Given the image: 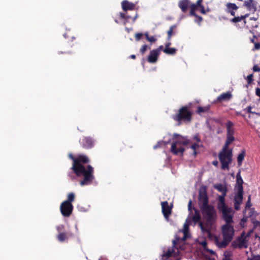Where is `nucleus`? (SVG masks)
Here are the masks:
<instances>
[{
  "label": "nucleus",
  "mask_w": 260,
  "mask_h": 260,
  "mask_svg": "<svg viewBox=\"0 0 260 260\" xmlns=\"http://www.w3.org/2000/svg\"><path fill=\"white\" fill-rule=\"evenodd\" d=\"M68 157L73 161L71 169L77 177L83 178L80 184L84 186L91 184L94 179V169L91 165H87L90 162L87 156L79 154L75 156L70 153Z\"/></svg>",
  "instance_id": "f257e3e1"
},
{
  "label": "nucleus",
  "mask_w": 260,
  "mask_h": 260,
  "mask_svg": "<svg viewBox=\"0 0 260 260\" xmlns=\"http://www.w3.org/2000/svg\"><path fill=\"white\" fill-rule=\"evenodd\" d=\"M203 218L205 221V226L202 222H200V226L203 232L211 234V231L217 220V213L213 205L201 208L200 209Z\"/></svg>",
  "instance_id": "f03ea898"
},
{
  "label": "nucleus",
  "mask_w": 260,
  "mask_h": 260,
  "mask_svg": "<svg viewBox=\"0 0 260 260\" xmlns=\"http://www.w3.org/2000/svg\"><path fill=\"white\" fill-rule=\"evenodd\" d=\"M221 234L223 240L220 241L217 237L215 238V243L220 248H225L232 241L235 234V230L232 223H225L221 226Z\"/></svg>",
  "instance_id": "7ed1b4c3"
},
{
  "label": "nucleus",
  "mask_w": 260,
  "mask_h": 260,
  "mask_svg": "<svg viewBox=\"0 0 260 260\" xmlns=\"http://www.w3.org/2000/svg\"><path fill=\"white\" fill-rule=\"evenodd\" d=\"M243 181L241 177L240 172H239L236 176V185L238 192L234 197V207L236 210L238 211L240 209V205L243 201Z\"/></svg>",
  "instance_id": "20e7f679"
},
{
  "label": "nucleus",
  "mask_w": 260,
  "mask_h": 260,
  "mask_svg": "<svg viewBox=\"0 0 260 260\" xmlns=\"http://www.w3.org/2000/svg\"><path fill=\"white\" fill-rule=\"evenodd\" d=\"M192 114L190 107L186 105L181 107L178 112L173 115L172 118L175 121L178 122L182 121L190 122L192 119Z\"/></svg>",
  "instance_id": "39448f33"
},
{
  "label": "nucleus",
  "mask_w": 260,
  "mask_h": 260,
  "mask_svg": "<svg viewBox=\"0 0 260 260\" xmlns=\"http://www.w3.org/2000/svg\"><path fill=\"white\" fill-rule=\"evenodd\" d=\"M189 231V224L185 222L183 225V229L182 232L183 233V236L182 238H180L176 237L173 240V246L174 248L183 250L184 249V242L187 238V235Z\"/></svg>",
  "instance_id": "423d86ee"
},
{
  "label": "nucleus",
  "mask_w": 260,
  "mask_h": 260,
  "mask_svg": "<svg viewBox=\"0 0 260 260\" xmlns=\"http://www.w3.org/2000/svg\"><path fill=\"white\" fill-rule=\"evenodd\" d=\"M221 214V218L225 222V223H233V216L234 212L231 207L228 206L218 209Z\"/></svg>",
  "instance_id": "0eeeda50"
},
{
  "label": "nucleus",
  "mask_w": 260,
  "mask_h": 260,
  "mask_svg": "<svg viewBox=\"0 0 260 260\" xmlns=\"http://www.w3.org/2000/svg\"><path fill=\"white\" fill-rule=\"evenodd\" d=\"M198 204L200 208H204L209 204V198L207 192V187L205 186H202L199 191Z\"/></svg>",
  "instance_id": "6e6552de"
},
{
  "label": "nucleus",
  "mask_w": 260,
  "mask_h": 260,
  "mask_svg": "<svg viewBox=\"0 0 260 260\" xmlns=\"http://www.w3.org/2000/svg\"><path fill=\"white\" fill-rule=\"evenodd\" d=\"M233 153H219L218 158L221 163V169L223 170H229V165L232 161Z\"/></svg>",
  "instance_id": "1a4fd4ad"
},
{
  "label": "nucleus",
  "mask_w": 260,
  "mask_h": 260,
  "mask_svg": "<svg viewBox=\"0 0 260 260\" xmlns=\"http://www.w3.org/2000/svg\"><path fill=\"white\" fill-rule=\"evenodd\" d=\"M56 230L58 232V234L57 236V239L60 242H64L68 240L70 237L73 236V234L71 232H64V225L63 224L57 226Z\"/></svg>",
  "instance_id": "9d476101"
},
{
  "label": "nucleus",
  "mask_w": 260,
  "mask_h": 260,
  "mask_svg": "<svg viewBox=\"0 0 260 260\" xmlns=\"http://www.w3.org/2000/svg\"><path fill=\"white\" fill-rule=\"evenodd\" d=\"M182 143L183 137L176 140L175 141H174L171 145V152H172L175 155H178L180 154L182 155L185 150L183 147L180 146L181 145H182Z\"/></svg>",
  "instance_id": "9b49d317"
},
{
  "label": "nucleus",
  "mask_w": 260,
  "mask_h": 260,
  "mask_svg": "<svg viewBox=\"0 0 260 260\" xmlns=\"http://www.w3.org/2000/svg\"><path fill=\"white\" fill-rule=\"evenodd\" d=\"M60 210L61 214L64 217H69L72 213L73 206L72 203L63 202L60 205Z\"/></svg>",
  "instance_id": "f8f14e48"
},
{
  "label": "nucleus",
  "mask_w": 260,
  "mask_h": 260,
  "mask_svg": "<svg viewBox=\"0 0 260 260\" xmlns=\"http://www.w3.org/2000/svg\"><path fill=\"white\" fill-rule=\"evenodd\" d=\"M162 212L166 219H168L171 214L172 206H170L167 201L162 202L161 203Z\"/></svg>",
  "instance_id": "ddd939ff"
},
{
  "label": "nucleus",
  "mask_w": 260,
  "mask_h": 260,
  "mask_svg": "<svg viewBox=\"0 0 260 260\" xmlns=\"http://www.w3.org/2000/svg\"><path fill=\"white\" fill-rule=\"evenodd\" d=\"M81 146L85 149H90L94 145V141L92 138L86 137L80 140Z\"/></svg>",
  "instance_id": "4468645a"
},
{
  "label": "nucleus",
  "mask_w": 260,
  "mask_h": 260,
  "mask_svg": "<svg viewBox=\"0 0 260 260\" xmlns=\"http://www.w3.org/2000/svg\"><path fill=\"white\" fill-rule=\"evenodd\" d=\"M243 6L249 11L254 13L257 9V2L254 0L245 1Z\"/></svg>",
  "instance_id": "2eb2a0df"
},
{
  "label": "nucleus",
  "mask_w": 260,
  "mask_h": 260,
  "mask_svg": "<svg viewBox=\"0 0 260 260\" xmlns=\"http://www.w3.org/2000/svg\"><path fill=\"white\" fill-rule=\"evenodd\" d=\"M233 97V95L231 91L222 93L216 99V102L221 103L224 101H230Z\"/></svg>",
  "instance_id": "dca6fc26"
},
{
  "label": "nucleus",
  "mask_w": 260,
  "mask_h": 260,
  "mask_svg": "<svg viewBox=\"0 0 260 260\" xmlns=\"http://www.w3.org/2000/svg\"><path fill=\"white\" fill-rule=\"evenodd\" d=\"M158 50L153 49L150 52V54L147 57V61L149 63H155L158 60Z\"/></svg>",
  "instance_id": "f3484780"
},
{
  "label": "nucleus",
  "mask_w": 260,
  "mask_h": 260,
  "mask_svg": "<svg viewBox=\"0 0 260 260\" xmlns=\"http://www.w3.org/2000/svg\"><path fill=\"white\" fill-rule=\"evenodd\" d=\"M121 7L123 11L126 12L128 10H134L136 6L135 4L129 2L127 0H124L121 3Z\"/></svg>",
  "instance_id": "a211bd4d"
},
{
  "label": "nucleus",
  "mask_w": 260,
  "mask_h": 260,
  "mask_svg": "<svg viewBox=\"0 0 260 260\" xmlns=\"http://www.w3.org/2000/svg\"><path fill=\"white\" fill-rule=\"evenodd\" d=\"M238 239L239 243V248L247 247V240L244 232L242 233L240 237H238Z\"/></svg>",
  "instance_id": "6ab92c4d"
},
{
  "label": "nucleus",
  "mask_w": 260,
  "mask_h": 260,
  "mask_svg": "<svg viewBox=\"0 0 260 260\" xmlns=\"http://www.w3.org/2000/svg\"><path fill=\"white\" fill-rule=\"evenodd\" d=\"M189 3V0H181L179 2L178 6L181 11L185 13L187 11Z\"/></svg>",
  "instance_id": "aec40b11"
},
{
  "label": "nucleus",
  "mask_w": 260,
  "mask_h": 260,
  "mask_svg": "<svg viewBox=\"0 0 260 260\" xmlns=\"http://www.w3.org/2000/svg\"><path fill=\"white\" fill-rule=\"evenodd\" d=\"M234 123L231 121H228L226 123V136L230 135H234L235 131L233 128Z\"/></svg>",
  "instance_id": "412c9836"
},
{
  "label": "nucleus",
  "mask_w": 260,
  "mask_h": 260,
  "mask_svg": "<svg viewBox=\"0 0 260 260\" xmlns=\"http://www.w3.org/2000/svg\"><path fill=\"white\" fill-rule=\"evenodd\" d=\"M226 193H223L221 196H220L218 198V202L217 203V209H219L222 207L228 206L225 203V197Z\"/></svg>",
  "instance_id": "4be33fe9"
},
{
  "label": "nucleus",
  "mask_w": 260,
  "mask_h": 260,
  "mask_svg": "<svg viewBox=\"0 0 260 260\" xmlns=\"http://www.w3.org/2000/svg\"><path fill=\"white\" fill-rule=\"evenodd\" d=\"M201 147H203L202 143H194L190 147V148L193 150V154L194 156L198 153V150Z\"/></svg>",
  "instance_id": "5701e85b"
},
{
  "label": "nucleus",
  "mask_w": 260,
  "mask_h": 260,
  "mask_svg": "<svg viewBox=\"0 0 260 260\" xmlns=\"http://www.w3.org/2000/svg\"><path fill=\"white\" fill-rule=\"evenodd\" d=\"M193 209L195 211V214L192 217V220L195 223H197V222L200 223L201 222L200 221L201 215H200L198 210H197L195 208H193Z\"/></svg>",
  "instance_id": "b1692460"
},
{
  "label": "nucleus",
  "mask_w": 260,
  "mask_h": 260,
  "mask_svg": "<svg viewBox=\"0 0 260 260\" xmlns=\"http://www.w3.org/2000/svg\"><path fill=\"white\" fill-rule=\"evenodd\" d=\"M245 151H242L240 154H238L237 157L238 165L240 166L242 165V161L244 159Z\"/></svg>",
  "instance_id": "393cba45"
},
{
  "label": "nucleus",
  "mask_w": 260,
  "mask_h": 260,
  "mask_svg": "<svg viewBox=\"0 0 260 260\" xmlns=\"http://www.w3.org/2000/svg\"><path fill=\"white\" fill-rule=\"evenodd\" d=\"M230 144H228L226 142H225L224 146H223L221 150L219 152V153H229V152L232 153V150L229 149V146Z\"/></svg>",
  "instance_id": "a878e982"
},
{
  "label": "nucleus",
  "mask_w": 260,
  "mask_h": 260,
  "mask_svg": "<svg viewBox=\"0 0 260 260\" xmlns=\"http://www.w3.org/2000/svg\"><path fill=\"white\" fill-rule=\"evenodd\" d=\"M177 49L174 48H165L163 52L169 55H174L176 53Z\"/></svg>",
  "instance_id": "bb28decb"
},
{
  "label": "nucleus",
  "mask_w": 260,
  "mask_h": 260,
  "mask_svg": "<svg viewBox=\"0 0 260 260\" xmlns=\"http://www.w3.org/2000/svg\"><path fill=\"white\" fill-rule=\"evenodd\" d=\"M248 16H249V14H246L243 16H241V17H235L231 20V21L233 22H234V23H237V22H240L241 20L245 19L246 18L248 17Z\"/></svg>",
  "instance_id": "cd10ccee"
},
{
  "label": "nucleus",
  "mask_w": 260,
  "mask_h": 260,
  "mask_svg": "<svg viewBox=\"0 0 260 260\" xmlns=\"http://www.w3.org/2000/svg\"><path fill=\"white\" fill-rule=\"evenodd\" d=\"M201 244L203 246L205 251L209 252L211 254H215V252L213 250L209 249L207 248V242L206 241H202Z\"/></svg>",
  "instance_id": "c85d7f7f"
},
{
  "label": "nucleus",
  "mask_w": 260,
  "mask_h": 260,
  "mask_svg": "<svg viewBox=\"0 0 260 260\" xmlns=\"http://www.w3.org/2000/svg\"><path fill=\"white\" fill-rule=\"evenodd\" d=\"M215 188L217 189L219 191L223 193H226L227 189L225 186H223L222 184H219L215 186Z\"/></svg>",
  "instance_id": "c756f323"
},
{
  "label": "nucleus",
  "mask_w": 260,
  "mask_h": 260,
  "mask_svg": "<svg viewBox=\"0 0 260 260\" xmlns=\"http://www.w3.org/2000/svg\"><path fill=\"white\" fill-rule=\"evenodd\" d=\"M203 2V0H198L197 3L196 4H192L190 6V9L191 10H193L194 11H196L198 7H199V6H201V3H202Z\"/></svg>",
  "instance_id": "7c9ffc66"
},
{
  "label": "nucleus",
  "mask_w": 260,
  "mask_h": 260,
  "mask_svg": "<svg viewBox=\"0 0 260 260\" xmlns=\"http://www.w3.org/2000/svg\"><path fill=\"white\" fill-rule=\"evenodd\" d=\"M210 109L209 106L198 107L197 112L199 114L208 112Z\"/></svg>",
  "instance_id": "2f4dec72"
},
{
  "label": "nucleus",
  "mask_w": 260,
  "mask_h": 260,
  "mask_svg": "<svg viewBox=\"0 0 260 260\" xmlns=\"http://www.w3.org/2000/svg\"><path fill=\"white\" fill-rule=\"evenodd\" d=\"M226 8L228 10H237L238 7L234 3H228L226 5Z\"/></svg>",
  "instance_id": "473e14b6"
},
{
  "label": "nucleus",
  "mask_w": 260,
  "mask_h": 260,
  "mask_svg": "<svg viewBox=\"0 0 260 260\" xmlns=\"http://www.w3.org/2000/svg\"><path fill=\"white\" fill-rule=\"evenodd\" d=\"M176 27V26L175 25H172L170 26L169 30L167 31V34H168V38L167 39L169 41L170 40L171 37L172 36V34H173V30Z\"/></svg>",
  "instance_id": "72a5a7b5"
},
{
  "label": "nucleus",
  "mask_w": 260,
  "mask_h": 260,
  "mask_svg": "<svg viewBox=\"0 0 260 260\" xmlns=\"http://www.w3.org/2000/svg\"><path fill=\"white\" fill-rule=\"evenodd\" d=\"M75 200V194L73 192L70 193L68 196V200L64 202L72 203Z\"/></svg>",
  "instance_id": "f704fd0d"
},
{
  "label": "nucleus",
  "mask_w": 260,
  "mask_h": 260,
  "mask_svg": "<svg viewBox=\"0 0 260 260\" xmlns=\"http://www.w3.org/2000/svg\"><path fill=\"white\" fill-rule=\"evenodd\" d=\"M120 18L122 19H125L127 21H128L129 19L132 18L130 16L126 15V14L124 13H120Z\"/></svg>",
  "instance_id": "c9c22d12"
},
{
  "label": "nucleus",
  "mask_w": 260,
  "mask_h": 260,
  "mask_svg": "<svg viewBox=\"0 0 260 260\" xmlns=\"http://www.w3.org/2000/svg\"><path fill=\"white\" fill-rule=\"evenodd\" d=\"M235 140V138L234 135H230L226 136V140L225 142L228 143L229 144H231L233 143V142Z\"/></svg>",
  "instance_id": "e433bc0d"
},
{
  "label": "nucleus",
  "mask_w": 260,
  "mask_h": 260,
  "mask_svg": "<svg viewBox=\"0 0 260 260\" xmlns=\"http://www.w3.org/2000/svg\"><path fill=\"white\" fill-rule=\"evenodd\" d=\"M150 47H148L147 45L144 44L140 48V51L142 54H143L148 49H150Z\"/></svg>",
  "instance_id": "4c0bfd02"
},
{
  "label": "nucleus",
  "mask_w": 260,
  "mask_h": 260,
  "mask_svg": "<svg viewBox=\"0 0 260 260\" xmlns=\"http://www.w3.org/2000/svg\"><path fill=\"white\" fill-rule=\"evenodd\" d=\"M173 252V250L169 249L165 253H164L163 256L166 258H168L172 256Z\"/></svg>",
  "instance_id": "58836bf2"
},
{
  "label": "nucleus",
  "mask_w": 260,
  "mask_h": 260,
  "mask_svg": "<svg viewBox=\"0 0 260 260\" xmlns=\"http://www.w3.org/2000/svg\"><path fill=\"white\" fill-rule=\"evenodd\" d=\"M247 260H260V255L252 254L250 257H248Z\"/></svg>",
  "instance_id": "ea45409f"
},
{
  "label": "nucleus",
  "mask_w": 260,
  "mask_h": 260,
  "mask_svg": "<svg viewBox=\"0 0 260 260\" xmlns=\"http://www.w3.org/2000/svg\"><path fill=\"white\" fill-rule=\"evenodd\" d=\"M239 241H238V239H236L235 240H234L232 243V246L234 248H239Z\"/></svg>",
  "instance_id": "a19ab883"
},
{
  "label": "nucleus",
  "mask_w": 260,
  "mask_h": 260,
  "mask_svg": "<svg viewBox=\"0 0 260 260\" xmlns=\"http://www.w3.org/2000/svg\"><path fill=\"white\" fill-rule=\"evenodd\" d=\"M252 206L251 203V196H249L248 198L247 201L246 203L245 208H249Z\"/></svg>",
  "instance_id": "79ce46f5"
},
{
  "label": "nucleus",
  "mask_w": 260,
  "mask_h": 260,
  "mask_svg": "<svg viewBox=\"0 0 260 260\" xmlns=\"http://www.w3.org/2000/svg\"><path fill=\"white\" fill-rule=\"evenodd\" d=\"M143 36L142 33H137L135 34V39L136 41H139L141 40L142 37Z\"/></svg>",
  "instance_id": "37998d69"
},
{
  "label": "nucleus",
  "mask_w": 260,
  "mask_h": 260,
  "mask_svg": "<svg viewBox=\"0 0 260 260\" xmlns=\"http://www.w3.org/2000/svg\"><path fill=\"white\" fill-rule=\"evenodd\" d=\"M193 138L196 141V143H202L201 139L198 134H196V135L193 136Z\"/></svg>",
  "instance_id": "c03bdc74"
},
{
  "label": "nucleus",
  "mask_w": 260,
  "mask_h": 260,
  "mask_svg": "<svg viewBox=\"0 0 260 260\" xmlns=\"http://www.w3.org/2000/svg\"><path fill=\"white\" fill-rule=\"evenodd\" d=\"M247 82L248 84H250L253 80V75L250 74L248 75L247 77Z\"/></svg>",
  "instance_id": "a18cd8bd"
},
{
  "label": "nucleus",
  "mask_w": 260,
  "mask_h": 260,
  "mask_svg": "<svg viewBox=\"0 0 260 260\" xmlns=\"http://www.w3.org/2000/svg\"><path fill=\"white\" fill-rule=\"evenodd\" d=\"M251 109H252V108H251V106L247 107V108H246L247 112L248 113H253V114H255L256 115H260L259 113L252 112L251 111Z\"/></svg>",
  "instance_id": "49530a36"
},
{
  "label": "nucleus",
  "mask_w": 260,
  "mask_h": 260,
  "mask_svg": "<svg viewBox=\"0 0 260 260\" xmlns=\"http://www.w3.org/2000/svg\"><path fill=\"white\" fill-rule=\"evenodd\" d=\"M199 8L201 9V13L203 14H206V10L205 9L204 6L201 3V6H199Z\"/></svg>",
  "instance_id": "de8ad7c7"
},
{
  "label": "nucleus",
  "mask_w": 260,
  "mask_h": 260,
  "mask_svg": "<svg viewBox=\"0 0 260 260\" xmlns=\"http://www.w3.org/2000/svg\"><path fill=\"white\" fill-rule=\"evenodd\" d=\"M195 17L197 18L196 21L199 24H200V23L203 21V18L198 15H197V16H196Z\"/></svg>",
  "instance_id": "09e8293b"
},
{
  "label": "nucleus",
  "mask_w": 260,
  "mask_h": 260,
  "mask_svg": "<svg viewBox=\"0 0 260 260\" xmlns=\"http://www.w3.org/2000/svg\"><path fill=\"white\" fill-rule=\"evenodd\" d=\"M190 143V140L187 139H185L184 138H183V145H187Z\"/></svg>",
  "instance_id": "8fccbe9b"
},
{
  "label": "nucleus",
  "mask_w": 260,
  "mask_h": 260,
  "mask_svg": "<svg viewBox=\"0 0 260 260\" xmlns=\"http://www.w3.org/2000/svg\"><path fill=\"white\" fill-rule=\"evenodd\" d=\"M147 40L151 43H153L155 42L156 41V39L154 37L151 36Z\"/></svg>",
  "instance_id": "3c124183"
},
{
  "label": "nucleus",
  "mask_w": 260,
  "mask_h": 260,
  "mask_svg": "<svg viewBox=\"0 0 260 260\" xmlns=\"http://www.w3.org/2000/svg\"><path fill=\"white\" fill-rule=\"evenodd\" d=\"M253 70L254 72H259L260 68L258 67L257 65H254L253 67Z\"/></svg>",
  "instance_id": "603ef678"
},
{
  "label": "nucleus",
  "mask_w": 260,
  "mask_h": 260,
  "mask_svg": "<svg viewBox=\"0 0 260 260\" xmlns=\"http://www.w3.org/2000/svg\"><path fill=\"white\" fill-rule=\"evenodd\" d=\"M163 143V141L158 142L156 145L154 146V149H156L160 146Z\"/></svg>",
  "instance_id": "864d4df0"
},
{
  "label": "nucleus",
  "mask_w": 260,
  "mask_h": 260,
  "mask_svg": "<svg viewBox=\"0 0 260 260\" xmlns=\"http://www.w3.org/2000/svg\"><path fill=\"white\" fill-rule=\"evenodd\" d=\"M254 47L255 49H260V43H254Z\"/></svg>",
  "instance_id": "5fc2aeb1"
},
{
  "label": "nucleus",
  "mask_w": 260,
  "mask_h": 260,
  "mask_svg": "<svg viewBox=\"0 0 260 260\" xmlns=\"http://www.w3.org/2000/svg\"><path fill=\"white\" fill-rule=\"evenodd\" d=\"M256 95L260 98V88H257L255 90Z\"/></svg>",
  "instance_id": "6e6d98bb"
},
{
  "label": "nucleus",
  "mask_w": 260,
  "mask_h": 260,
  "mask_svg": "<svg viewBox=\"0 0 260 260\" xmlns=\"http://www.w3.org/2000/svg\"><path fill=\"white\" fill-rule=\"evenodd\" d=\"M190 15L194 17L197 16V14L196 13V11L191 10L190 11Z\"/></svg>",
  "instance_id": "4d7b16f0"
},
{
  "label": "nucleus",
  "mask_w": 260,
  "mask_h": 260,
  "mask_svg": "<svg viewBox=\"0 0 260 260\" xmlns=\"http://www.w3.org/2000/svg\"><path fill=\"white\" fill-rule=\"evenodd\" d=\"M191 204H192V201L191 200L189 201L188 205V209L189 211H190L191 209Z\"/></svg>",
  "instance_id": "13d9d810"
},
{
  "label": "nucleus",
  "mask_w": 260,
  "mask_h": 260,
  "mask_svg": "<svg viewBox=\"0 0 260 260\" xmlns=\"http://www.w3.org/2000/svg\"><path fill=\"white\" fill-rule=\"evenodd\" d=\"M212 165L215 167H217L218 165V162L217 160H215L212 161Z\"/></svg>",
  "instance_id": "bf43d9fd"
},
{
  "label": "nucleus",
  "mask_w": 260,
  "mask_h": 260,
  "mask_svg": "<svg viewBox=\"0 0 260 260\" xmlns=\"http://www.w3.org/2000/svg\"><path fill=\"white\" fill-rule=\"evenodd\" d=\"M163 46L162 45H160L159 46V47L157 48V49H156L155 50H158V52H159V54L160 53V51L161 50H162L163 51Z\"/></svg>",
  "instance_id": "052dcab7"
},
{
  "label": "nucleus",
  "mask_w": 260,
  "mask_h": 260,
  "mask_svg": "<svg viewBox=\"0 0 260 260\" xmlns=\"http://www.w3.org/2000/svg\"><path fill=\"white\" fill-rule=\"evenodd\" d=\"M228 13H230L232 16L235 15V12L233 10H227Z\"/></svg>",
  "instance_id": "680f3d73"
},
{
  "label": "nucleus",
  "mask_w": 260,
  "mask_h": 260,
  "mask_svg": "<svg viewBox=\"0 0 260 260\" xmlns=\"http://www.w3.org/2000/svg\"><path fill=\"white\" fill-rule=\"evenodd\" d=\"M171 43L170 42H168L165 45V48H170V46L171 45Z\"/></svg>",
  "instance_id": "e2e57ef3"
},
{
  "label": "nucleus",
  "mask_w": 260,
  "mask_h": 260,
  "mask_svg": "<svg viewBox=\"0 0 260 260\" xmlns=\"http://www.w3.org/2000/svg\"><path fill=\"white\" fill-rule=\"evenodd\" d=\"M138 16V14L136 13L135 16L133 18V20L134 22L135 21V20L137 19Z\"/></svg>",
  "instance_id": "0e129e2a"
},
{
  "label": "nucleus",
  "mask_w": 260,
  "mask_h": 260,
  "mask_svg": "<svg viewBox=\"0 0 260 260\" xmlns=\"http://www.w3.org/2000/svg\"><path fill=\"white\" fill-rule=\"evenodd\" d=\"M144 35L145 36V37H146V38L147 40L149 39V38L150 37L149 36V35H148V32L145 33V34H144Z\"/></svg>",
  "instance_id": "69168bd1"
},
{
  "label": "nucleus",
  "mask_w": 260,
  "mask_h": 260,
  "mask_svg": "<svg viewBox=\"0 0 260 260\" xmlns=\"http://www.w3.org/2000/svg\"><path fill=\"white\" fill-rule=\"evenodd\" d=\"M129 57L132 59H135L136 58V55L134 54L131 55Z\"/></svg>",
  "instance_id": "338daca9"
},
{
  "label": "nucleus",
  "mask_w": 260,
  "mask_h": 260,
  "mask_svg": "<svg viewBox=\"0 0 260 260\" xmlns=\"http://www.w3.org/2000/svg\"><path fill=\"white\" fill-rule=\"evenodd\" d=\"M68 176H70L72 179H73L74 178V177L71 173H69Z\"/></svg>",
  "instance_id": "774afa93"
}]
</instances>
